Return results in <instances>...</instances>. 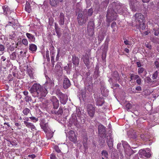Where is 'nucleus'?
I'll use <instances>...</instances> for the list:
<instances>
[{"mask_svg":"<svg viewBox=\"0 0 159 159\" xmlns=\"http://www.w3.org/2000/svg\"><path fill=\"white\" fill-rule=\"evenodd\" d=\"M112 6V8L108 9L106 15L107 21L109 22L116 20L117 17V13L121 14L123 13L124 11V5L119 2H113Z\"/></svg>","mask_w":159,"mask_h":159,"instance_id":"nucleus-1","label":"nucleus"},{"mask_svg":"<svg viewBox=\"0 0 159 159\" xmlns=\"http://www.w3.org/2000/svg\"><path fill=\"white\" fill-rule=\"evenodd\" d=\"M41 128L45 132L48 139H51L53 136L54 132L50 129L48 123L44 119L39 120Z\"/></svg>","mask_w":159,"mask_h":159,"instance_id":"nucleus-2","label":"nucleus"},{"mask_svg":"<svg viewBox=\"0 0 159 159\" xmlns=\"http://www.w3.org/2000/svg\"><path fill=\"white\" fill-rule=\"evenodd\" d=\"M41 87L42 86L39 84L34 83L32 86L29 91L32 95L35 97L36 95L38 93V91Z\"/></svg>","mask_w":159,"mask_h":159,"instance_id":"nucleus-3","label":"nucleus"},{"mask_svg":"<svg viewBox=\"0 0 159 159\" xmlns=\"http://www.w3.org/2000/svg\"><path fill=\"white\" fill-rule=\"evenodd\" d=\"M95 24L93 20L89 21L87 25V34L90 37L93 36L94 34Z\"/></svg>","mask_w":159,"mask_h":159,"instance_id":"nucleus-4","label":"nucleus"},{"mask_svg":"<svg viewBox=\"0 0 159 159\" xmlns=\"http://www.w3.org/2000/svg\"><path fill=\"white\" fill-rule=\"evenodd\" d=\"M86 108L89 116L91 117H93L95 113L96 107L93 104H88Z\"/></svg>","mask_w":159,"mask_h":159,"instance_id":"nucleus-5","label":"nucleus"},{"mask_svg":"<svg viewBox=\"0 0 159 159\" xmlns=\"http://www.w3.org/2000/svg\"><path fill=\"white\" fill-rule=\"evenodd\" d=\"M88 20V17H85V16L82 13H79L77 17V20L78 24L80 25L85 23Z\"/></svg>","mask_w":159,"mask_h":159,"instance_id":"nucleus-6","label":"nucleus"},{"mask_svg":"<svg viewBox=\"0 0 159 159\" xmlns=\"http://www.w3.org/2000/svg\"><path fill=\"white\" fill-rule=\"evenodd\" d=\"M98 132L100 137L102 138L106 137L107 131L106 128L102 124H100L98 126Z\"/></svg>","mask_w":159,"mask_h":159,"instance_id":"nucleus-7","label":"nucleus"},{"mask_svg":"<svg viewBox=\"0 0 159 159\" xmlns=\"http://www.w3.org/2000/svg\"><path fill=\"white\" fill-rule=\"evenodd\" d=\"M48 93L47 89L45 88L42 86L40 88V89L38 91L35 97H38L39 98H43L45 97Z\"/></svg>","mask_w":159,"mask_h":159,"instance_id":"nucleus-8","label":"nucleus"},{"mask_svg":"<svg viewBox=\"0 0 159 159\" xmlns=\"http://www.w3.org/2000/svg\"><path fill=\"white\" fill-rule=\"evenodd\" d=\"M68 138L69 140L75 143L77 141V137L75 132L73 130H70L69 132Z\"/></svg>","mask_w":159,"mask_h":159,"instance_id":"nucleus-9","label":"nucleus"},{"mask_svg":"<svg viewBox=\"0 0 159 159\" xmlns=\"http://www.w3.org/2000/svg\"><path fill=\"white\" fill-rule=\"evenodd\" d=\"M59 98L60 102L63 104H65L68 100L67 95L61 93L59 95Z\"/></svg>","mask_w":159,"mask_h":159,"instance_id":"nucleus-10","label":"nucleus"},{"mask_svg":"<svg viewBox=\"0 0 159 159\" xmlns=\"http://www.w3.org/2000/svg\"><path fill=\"white\" fill-rule=\"evenodd\" d=\"M135 17L136 21L138 22L139 23L145 21L144 16L141 13H136L135 15Z\"/></svg>","mask_w":159,"mask_h":159,"instance_id":"nucleus-11","label":"nucleus"},{"mask_svg":"<svg viewBox=\"0 0 159 159\" xmlns=\"http://www.w3.org/2000/svg\"><path fill=\"white\" fill-rule=\"evenodd\" d=\"M51 101L52 102L53 108L57 109L59 106V101L58 100L55 96H52L51 98Z\"/></svg>","mask_w":159,"mask_h":159,"instance_id":"nucleus-12","label":"nucleus"},{"mask_svg":"<svg viewBox=\"0 0 159 159\" xmlns=\"http://www.w3.org/2000/svg\"><path fill=\"white\" fill-rule=\"evenodd\" d=\"M113 140L112 137L111 135H110L107 136V143L110 149L112 148L113 147Z\"/></svg>","mask_w":159,"mask_h":159,"instance_id":"nucleus-13","label":"nucleus"},{"mask_svg":"<svg viewBox=\"0 0 159 159\" xmlns=\"http://www.w3.org/2000/svg\"><path fill=\"white\" fill-rule=\"evenodd\" d=\"M71 85L70 81L67 77H65L64 79L63 87L64 89H66L69 88Z\"/></svg>","mask_w":159,"mask_h":159,"instance_id":"nucleus-14","label":"nucleus"},{"mask_svg":"<svg viewBox=\"0 0 159 159\" xmlns=\"http://www.w3.org/2000/svg\"><path fill=\"white\" fill-rule=\"evenodd\" d=\"M59 23L60 25H63L65 22V15L62 12H61L58 16Z\"/></svg>","mask_w":159,"mask_h":159,"instance_id":"nucleus-15","label":"nucleus"},{"mask_svg":"<svg viewBox=\"0 0 159 159\" xmlns=\"http://www.w3.org/2000/svg\"><path fill=\"white\" fill-rule=\"evenodd\" d=\"M72 62L73 64L76 66H78L80 62L79 59L75 55L72 56Z\"/></svg>","mask_w":159,"mask_h":159,"instance_id":"nucleus-16","label":"nucleus"},{"mask_svg":"<svg viewBox=\"0 0 159 159\" xmlns=\"http://www.w3.org/2000/svg\"><path fill=\"white\" fill-rule=\"evenodd\" d=\"M50 48L52 49V50H50L51 53V61L52 62V64L53 66L54 65V63L55 62L54 60V55L55 53V52L54 51V48L52 45L50 46Z\"/></svg>","mask_w":159,"mask_h":159,"instance_id":"nucleus-17","label":"nucleus"},{"mask_svg":"<svg viewBox=\"0 0 159 159\" xmlns=\"http://www.w3.org/2000/svg\"><path fill=\"white\" fill-rule=\"evenodd\" d=\"M46 84L47 85L50 86V88L54 85V84L53 80H51L48 76H46Z\"/></svg>","mask_w":159,"mask_h":159,"instance_id":"nucleus-18","label":"nucleus"},{"mask_svg":"<svg viewBox=\"0 0 159 159\" xmlns=\"http://www.w3.org/2000/svg\"><path fill=\"white\" fill-rule=\"evenodd\" d=\"M139 153L147 157H150L151 156L149 152H147L144 150L141 149L139 151Z\"/></svg>","mask_w":159,"mask_h":159,"instance_id":"nucleus-19","label":"nucleus"},{"mask_svg":"<svg viewBox=\"0 0 159 159\" xmlns=\"http://www.w3.org/2000/svg\"><path fill=\"white\" fill-rule=\"evenodd\" d=\"M26 35L30 41L32 42H34L35 41V38L34 35L31 34L27 33L26 34Z\"/></svg>","mask_w":159,"mask_h":159,"instance_id":"nucleus-20","label":"nucleus"},{"mask_svg":"<svg viewBox=\"0 0 159 159\" xmlns=\"http://www.w3.org/2000/svg\"><path fill=\"white\" fill-rule=\"evenodd\" d=\"M82 58L83 59L84 63L86 65V66L88 67L90 63L89 56L87 55H85L84 56H83V57H82Z\"/></svg>","mask_w":159,"mask_h":159,"instance_id":"nucleus-21","label":"nucleus"},{"mask_svg":"<svg viewBox=\"0 0 159 159\" xmlns=\"http://www.w3.org/2000/svg\"><path fill=\"white\" fill-rule=\"evenodd\" d=\"M29 50L31 51L32 53L35 52L37 50V46L35 44L31 43L29 44Z\"/></svg>","mask_w":159,"mask_h":159,"instance_id":"nucleus-22","label":"nucleus"},{"mask_svg":"<svg viewBox=\"0 0 159 159\" xmlns=\"http://www.w3.org/2000/svg\"><path fill=\"white\" fill-rule=\"evenodd\" d=\"M144 72V76H145L147 74V72L146 69L143 67H140L138 69V73L139 75H141V74Z\"/></svg>","mask_w":159,"mask_h":159,"instance_id":"nucleus-23","label":"nucleus"},{"mask_svg":"<svg viewBox=\"0 0 159 159\" xmlns=\"http://www.w3.org/2000/svg\"><path fill=\"white\" fill-rule=\"evenodd\" d=\"M24 123L27 127L30 128L32 130L35 128V126L31 123L28 122L26 121H24Z\"/></svg>","mask_w":159,"mask_h":159,"instance_id":"nucleus-24","label":"nucleus"},{"mask_svg":"<svg viewBox=\"0 0 159 159\" xmlns=\"http://www.w3.org/2000/svg\"><path fill=\"white\" fill-rule=\"evenodd\" d=\"M25 11L28 13H30L31 11L30 5V3L28 2H26V5L25 7Z\"/></svg>","mask_w":159,"mask_h":159,"instance_id":"nucleus-25","label":"nucleus"},{"mask_svg":"<svg viewBox=\"0 0 159 159\" xmlns=\"http://www.w3.org/2000/svg\"><path fill=\"white\" fill-rule=\"evenodd\" d=\"M102 159H107L108 158V154L106 150H103L101 153Z\"/></svg>","mask_w":159,"mask_h":159,"instance_id":"nucleus-26","label":"nucleus"},{"mask_svg":"<svg viewBox=\"0 0 159 159\" xmlns=\"http://www.w3.org/2000/svg\"><path fill=\"white\" fill-rule=\"evenodd\" d=\"M50 4L53 7H56L59 3V1L58 0H50Z\"/></svg>","mask_w":159,"mask_h":159,"instance_id":"nucleus-27","label":"nucleus"},{"mask_svg":"<svg viewBox=\"0 0 159 159\" xmlns=\"http://www.w3.org/2000/svg\"><path fill=\"white\" fill-rule=\"evenodd\" d=\"M2 9L3 10L4 14L6 15H8L10 12L8 7L7 6L5 5L2 7Z\"/></svg>","mask_w":159,"mask_h":159,"instance_id":"nucleus-28","label":"nucleus"},{"mask_svg":"<svg viewBox=\"0 0 159 159\" xmlns=\"http://www.w3.org/2000/svg\"><path fill=\"white\" fill-rule=\"evenodd\" d=\"M104 101L102 98H99L97 100L96 102V105L98 106H102L104 103Z\"/></svg>","mask_w":159,"mask_h":159,"instance_id":"nucleus-29","label":"nucleus"},{"mask_svg":"<svg viewBox=\"0 0 159 159\" xmlns=\"http://www.w3.org/2000/svg\"><path fill=\"white\" fill-rule=\"evenodd\" d=\"M124 40V43L126 45H128L127 47L129 48V46H131L132 45V43L131 41H129L128 40L126 39L125 38H123Z\"/></svg>","mask_w":159,"mask_h":159,"instance_id":"nucleus-30","label":"nucleus"},{"mask_svg":"<svg viewBox=\"0 0 159 159\" xmlns=\"http://www.w3.org/2000/svg\"><path fill=\"white\" fill-rule=\"evenodd\" d=\"M112 75L113 77L116 78V80H119L120 79L119 75L117 71H114L113 73L112 74Z\"/></svg>","mask_w":159,"mask_h":159,"instance_id":"nucleus-31","label":"nucleus"},{"mask_svg":"<svg viewBox=\"0 0 159 159\" xmlns=\"http://www.w3.org/2000/svg\"><path fill=\"white\" fill-rule=\"evenodd\" d=\"M140 77L139 75H135L134 74H132L130 75V79L131 81L133 80H137Z\"/></svg>","mask_w":159,"mask_h":159,"instance_id":"nucleus-32","label":"nucleus"},{"mask_svg":"<svg viewBox=\"0 0 159 159\" xmlns=\"http://www.w3.org/2000/svg\"><path fill=\"white\" fill-rule=\"evenodd\" d=\"M27 73L31 79H34L33 73L31 69H28L27 70Z\"/></svg>","mask_w":159,"mask_h":159,"instance_id":"nucleus-33","label":"nucleus"},{"mask_svg":"<svg viewBox=\"0 0 159 159\" xmlns=\"http://www.w3.org/2000/svg\"><path fill=\"white\" fill-rule=\"evenodd\" d=\"M145 21L143 22H142L139 23L140 28L142 30H144L146 27L145 25Z\"/></svg>","mask_w":159,"mask_h":159,"instance_id":"nucleus-34","label":"nucleus"},{"mask_svg":"<svg viewBox=\"0 0 159 159\" xmlns=\"http://www.w3.org/2000/svg\"><path fill=\"white\" fill-rule=\"evenodd\" d=\"M30 112V110L28 108H26L23 111V113L25 115H27Z\"/></svg>","mask_w":159,"mask_h":159,"instance_id":"nucleus-35","label":"nucleus"},{"mask_svg":"<svg viewBox=\"0 0 159 159\" xmlns=\"http://www.w3.org/2000/svg\"><path fill=\"white\" fill-rule=\"evenodd\" d=\"M21 42L25 46H27L28 45V42L27 39H23L22 40Z\"/></svg>","mask_w":159,"mask_h":159,"instance_id":"nucleus-36","label":"nucleus"},{"mask_svg":"<svg viewBox=\"0 0 159 159\" xmlns=\"http://www.w3.org/2000/svg\"><path fill=\"white\" fill-rule=\"evenodd\" d=\"M93 9L92 8L89 9L87 11L88 16H91L93 15Z\"/></svg>","mask_w":159,"mask_h":159,"instance_id":"nucleus-37","label":"nucleus"},{"mask_svg":"<svg viewBox=\"0 0 159 159\" xmlns=\"http://www.w3.org/2000/svg\"><path fill=\"white\" fill-rule=\"evenodd\" d=\"M158 72L157 71H155L153 74L152 78L153 80H155L157 79L158 75Z\"/></svg>","mask_w":159,"mask_h":159,"instance_id":"nucleus-38","label":"nucleus"},{"mask_svg":"<svg viewBox=\"0 0 159 159\" xmlns=\"http://www.w3.org/2000/svg\"><path fill=\"white\" fill-rule=\"evenodd\" d=\"M125 152L128 156H130L133 153V151L131 149H129V151L127 150H125Z\"/></svg>","mask_w":159,"mask_h":159,"instance_id":"nucleus-39","label":"nucleus"},{"mask_svg":"<svg viewBox=\"0 0 159 159\" xmlns=\"http://www.w3.org/2000/svg\"><path fill=\"white\" fill-rule=\"evenodd\" d=\"M152 32L154 33L155 35L157 36L159 34V29L158 28H154Z\"/></svg>","mask_w":159,"mask_h":159,"instance_id":"nucleus-40","label":"nucleus"},{"mask_svg":"<svg viewBox=\"0 0 159 159\" xmlns=\"http://www.w3.org/2000/svg\"><path fill=\"white\" fill-rule=\"evenodd\" d=\"M15 125L16 127H17V129H20L22 128L21 124L18 122H16L15 124Z\"/></svg>","mask_w":159,"mask_h":159,"instance_id":"nucleus-41","label":"nucleus"},{"mask_svg":"<svg viewBox=\"0 0 159 159\" xmlns=\"http://www.w3.org/2000/svg\"><path fill=\"white\" fill-rule=\"evenodd\" d=\"M146 81L148 83H153L155 81L152 80L150 77H147L146 78Z\"/></svg>","mask_w":159,"mask_h":159,"instance_id":"nucleus-42","label":"nucleus"},{"mask_svg":"<svg viewBox=\"0 0 159 159\" xmlns=\"http://www.w3.org/2000/svg\"><path fill=\"white\" fill-rule=\"evenodd\" d=\"M30 118L34 122H36L38 120V118L34 116L30 117Z\"/></svg>","mask_w":159,"mask_h":159,"instance_id":"nucleus-43","label":"nucleus"},{"mask_svg":"<svg viewBox=\"0 0 159 159\" xmlns=\"http://www.w3.org/2000/svg\"><path fill=\"white\" fill-rule=\"evenodd\" d=\"M132 105L130 103H127L125 106V107L128 111L132 108Z\"/></svg>","mask_w":159,"mask_h":159,"instance_id":"nucleus-44","label":"nucleus"},{"mask_svg":"<svg viewBox=\"0 0 159 159\" xmlns=\"http://www.w3.org/2000/svg\"><path fill=\"white\" fill-rule=\"evenodd\" d=\"M25 101L27 102H31L32 100L31 97L28 96H25Z\"/></svg>","mask_w":159,"mask_h":159,"instance_id":"nucleus-45","label":"nucleus"},{"mask_svg":"<svg viewBox=\"0 0 159 159\" xmlns=\"http://www.w3.org/2000/svg\"><path fill=\"white\" fill-rule=\"evenodd\" d=\"M99 76V73L98 71L97 70H96L95 71L94 73L93 77L95 78H97Z\"/></svg>","mask_w":159,"mask_h":159,"instance_id":"nucleus-46","label":"nucleus"},{"mask_svg":"<svg viewBox=\"0 0 159 159\" xmlns=\"http://www.w3.org/2000/svg\"><path fill=\"white\" fill-rule=\"evenodd\" d=\"M72 118L74 120V121H77V117L75 113H73L71 115Z\"/></svg>","mask_w":159,"mask_h":159,"instance_id":"nucleus-47","label":"nucleus"},{"mask_svg":"<svg viewBox=\"0 0 159 159\" xmlns=\"http://www.w3.org/2000/svg\"><path fill=\"white\" fill-rule=\"evenodd\" d=\"M54 149L58 153H60L61 152V151L59 149L58 146H55Z\"/></svg>","mask_w":159,"mask_h":159,"instance_id":"nucleus-48","label":"nucleus"},{"mask_svg":"<svg viewBox=\"0 0 159 159\" xmlns=\"http://www.w3.org/2000/svg\"><path fill=\"white\" fill-rule=\"evenodd\" d=\"M136 82L139 85H140L142 83L141 79L140 77L138 79L136 80Z\"/></svg>","mask_w":159,"mask_h":159,"instance_id":"nucleus-49","label":"nucleus"},{"mask_svg":"<svg viewBox=\"0 0 159 159\" xmlns=\"http://www.w3.org/2000/svg\"><path fill=\"white\" fill-rule=\"evenodd\" d=\"M57 112L58 114H62L63 112V109L61 108H60Z\"/></svg>","mask_w":159,"mask_h":159,"instance_id":"nucleus-50","label":"nucleus"},{"mask_svg":"<svg viewBox=\"0 0 159 159\" xmlns=\"http://www.w3.org/2000/svg\"><path fill=\"white\" fill-rule=\"evenodd\" d=\"M87 89L89 92H91L93 90V87L92 86L89 85L87 87Z\"/></svg>","mask_w":159,"mask_h":159,"instance_id":"nucleus-51","label":"nucleus"},{"mask_svg":"<svg viewBox=\"0 0 159 159\" xmlns=\"http://www.w3.org/2000/svg\"><path fill=\"white\" fill-rule=\"evenodd\" d=\"M117 26L116 23L115 22H113L111 25V27L112 28H115Z\"/></svg>","mask_w":159,"mask_h":159,"instance_id":"nucleus-52","label":"nucleus"},{"mask_svg":"<svg viewBox=\"0 0 159 159\" xmlns=\"http://www.w3.org/2000/svg\"><path fill=\"white\" fill-rule=\"evenodd\" d=\"M4 49V46L0 44V51H3Z\"/></svg>","mask_w":159,"mask_h":159,"instance_id":"nucleus-53","label":"nucleus"},{"mask_svg":"<svg viewBox=\"0 0 159 159\" xmlns=\"http://www.w3.org/2000/svg\"><path fill=\"white\" fill-rule=\"evenodd\" d=\"M28 157H30L32 159H34L36 157V156L34 154H31L29 155Z\"/></svg>","mask_w":159,"mask_h":159,"instance_id":"nucleus-54","label":"nucleus"},{"mask_svg":"<svg viewBox=\"0 0 159 159\" xmlns=\"http://www.w3.org/2000/svg\"><path fill=\"white\" fill-rule=\"evenodd\" d=\"M154 64L157 68L159 67V62L158 61H155Z\"/></svg>","mask_w":159,"mask_h":159,"instance_id":"nucleus-55","label":"nucleus"},{"mask_svg":"<svg viewBox=\"0 0 159 159\" xmlns=\"http://www.w3.org/2000/svg\"><path fill=\"white\" fill-rule=\"evenodd\" d=\"M76 112H78V113L77 114V116H79L80 114H81V111H80L79 109H76Z\"/></svg>","mask_w":159,"mask_h":159,"instance_id":"nucleus-56","label":"nucleus"},{"mask_svg":"<svg viewBox=\"0 0 159 159\" xmlns=\"http://www.w3.org/2000/svg\"><path fill=\"white\" fill-rule=\"evenodd\" d=\"M50 159H56V157L54 154H52L50 155Z\"/></svg>","mask_w":159,"mask_h":159,"instance_id":"nucleus-57","label":"nucleus"},{"mask_svg":"<svg viewBox=\"0 0 159 159\" xmlns=\"http://www.w3.org/2000/svg\"><path fill=\"white\" fill-rule=\"evenodd\" d=\"M135 89L136 90L138 91H141L142 90V88L140 86L137 87Z\"/></svg>","mask_w":159,"mask_h":159,"instance_id":"nucleus-58","label":"nucleus"},{"mask_svg":"<svg viewBox=\"0 0 159 159\" xmlns=\"http://www.w3.org/2000/svg\"><path fill=\"white\" fill-rule=\"evenodd\" d=\"M59 52H60V50L58 51L57 54V57H56L57 60H58V59H59V57H60V56L59 55Z\"/></svg>","mask_w":159,"mask_h":159,"instance_id":"nucleus-59","label":"nucleus"},{"mask_svg":"<svg viewBox=\"0 0 159 159\" xmlns=\"http://www.w3.org/2000/svg\"><path fill=\"white\" fill-rule=\"evenodd\" d=\"M146 46L147 47V48L150 49H152V46L150 44H146Z\"/></svg>","mask_w":159,"mask_h":159,"instance_id":"nucleus-60","label":"nucleus"},{"mask_svg":"<svg viewBox=\"0 0 159 159\" xmlns=\"http://www.w3.org/2000/svg\"><path fill=\"white\" fill-rule=\"evenodd\" d=\"M136 64L137 66L139 68L141 66V63L139 61L137 62Z\"/></svg>","mask_w":159,"mask_h":159,"instance_id":"nucleus-61","label":"nucleus"},{"mask_svg":"<svg viewBox=\"0 0 159 159\" xmlns=\"http://www.w3.org/2000/svg\"><path fill=\"white\" fill-rule=\"evenodd\" d=\"M112 86L113 87H118L120 86V85L117 83L116 84H112Z\"/></svg>","mask_w":159,"mask_h":159,"instance_id":"nucleus-62","label":"nucleus"},{"mask_svg":"<svg viewBox=\"0 0 159 159\" xmlns=\"http://www.w3.org/2000/svg\"><path fill=\"white\" fill-rule=\"evenodd\" d=\"M46 58L49 57V52L48 50L46 52Z\"/></svg>","mask_w":159,"mask_h":159,"instance_id":"nucleus-63","label":"nucleus"},{"mask_svg":"<svg viewBox=\"0 0 159 159\" xmlns=\"http://www.w3.org/2000/svg\"><path fill=\"white\" fill-rule=\"evenodd\" d=\"M150 32L149 30H147L144 32V34L145 35H147Z\"/></svg>","mask_w":159,"mask_h":159,"instance_id":"nucleus-64","label":"nucleus"}]
</instances>
